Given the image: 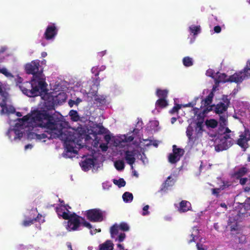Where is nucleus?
Listing matches in <instances>:
<instances>
[{
    "label": "nucleus",
    "mask_w": 250,
    "mask_h": 250,
    "mask_svg": "<svg viewBox=\"0 0 250 250\" xmlns=\"http://www.w3.org/2000/svg\"><path fill=\"white\" fill-rule=\"evenodd\" d=\"M38 213L37 209H33L30 211H27L24 215V219L22 223V225L24 227H28L34 222V217Z\"/></svg>",
    "instance_id": "nucleus-17"
},
{
    "label": "nucleus",
    "mask_w": 250,
    "mask_h": 250,
    "mask_svg": "<svg viewBox=\"0 0 250 250\" xmlns=\"http://www.w3.org/2000/svg\"><path fill=\"white\" fill-rule=\"evenodd\" d=\"M183 63L186 67H189L193 64V60L189 57H186L183 59Z\"/></svg>",
    "instance_id": "nucleus-30"
},
{
    "label": "nucleus",
    "mask_w": 250,
    "mask_h": 250,
    "mask_svg": "<svg viewBox=\"0 0 250 250\" xmlns=\"http://www.w3.org/2000/svg\"><path fill=\"white\" fill-rule=\"evenodd\" d=\"M233 76L234 74L231 76H227L225 73H221L219 72H217L216 73V78L214 79L215 84L213 86L212 91L210 92L207 97L205 99L204 101H202V109L204 113H206L208 111L212 109V106L209 105V104L212 101V99L214 96L213 93L216 91V89L217 87V83L226 82H234L237 83H240L239 81H236V79H234L233 78Z\"/></svg>",
    "instance_id": "nucleus-6"
},
{
    "label": "nucleus",
    "mask_w": 250,
    "mask_h": 250,
    "mask_svg": "<svg viewBox=\"0 0 250 250\" xmlns=\"http://www.w3.org/2000/svg\"><path fill=\"white\" fill-rule=\"evenodd\" d=\"M141 159L144 164H147L148 163L147 159L145 157V156H141Z\"/></svg>",
    "instance_id": "nucleus-49"
},
{
    "label": "nucleus",
    "mask_w": 250,
    "mask_h": 250,
    "mask_svg": "<svg viewBox=\"0 0 250 250\" xmlns=\"http://www.w3.org/2000/svg\"><path fill=\"white\" fill-rule=\"evenodd\" d=\"M117 247L120 249H123V247L121 244H118Z\"/></svg>",
    "instance_id": "nucleus-62"
},
{
    "label": "nucleus",
    "mask_w": 250,
    "mask_h": 250,
    "mask_svg": "<svg viewBox=\"0 0 250 250\" xmlns=\"http://www.w3.org/2000/svg\"><path fill=\"white\" fill-rule=\"evenodd\" d=\"M7 47L5 46H3L1 47V49L0 50V53H2L4 52L5 50H6Z\"/></svg>",
    "instance_id": "nucleus-54"
},
{
    "label": "nucleus",
    "mask_w": 250,
    "mask_h": 250,
    "mask_svg": "<svg viewBox=\"0 0 250 250\" xmlns=\"http://www.w3.org/2000/svg\"><path fill=\"white\" fill-rule=\"evenodd\" d=\"M146 140H144L143 144L144 145V146H151V143H149V142H145ZM142 143H143V142H142Z\"/></svg>",
    "instance_id": "nucleus-55"
},
{
    "label": "nucleus",
    "mask_w": 250,
    "mask_h": 250,
    "mask_svg": "<svg viewBox=\"0 0 250 250\" xmlns=\"http://www.w3.org/2000/svg\"><path fill=\"white\" fill-rule=\"evenodd\" d=\"M214 229H216V230H218V229H219V226H218V224H214Z\"/></svg>",
    "instance_id": "nucleus-58"
},
{
    "label": "nucleus",
    "mask_w": 250,
    "mask_h": 250,
    "mask_svg": "<svg viewBox=\"0 0 250 250\" xmlns=\"http://www.w3.org/2000/svg\"><path fill=\"white\" fill-rule=\"evenodd\" d=\"M189 31L190 34H192L193 35L196 36L200 32V26L192 25L189 27Z\"/></svg>",
    "instance_id": "nucleus-28"
},
{
    "label": "nucleus",
    "mask_w": 250,
    "mask_h": 250,
    "mask_svg": "<svg viewBox=\"0 0 250 250\" xmlns=\"http://www.w3.org/2000/svg\"><path fill=\"white\" fill-rule=\"evenodd\" d=\"M98 67V71L100 72V71H103L106 68V67L105 65H102L100 66H97Z\"/></svg>",
    "instance_id": "nucleus-48"
},
{
    "label": "nucleus",
    "mask_w": 250,
    "mask_h": 250,
    "mask_svg": "<svg viewBox=\"0 0 250 250\" xmlns=\"http://www.w3.org/2000/svg\"><path fill=\"white\" fill-rule=\"evenodd\" d=\"M168 90L167 89H157L156 90V95L159 99H167Z\"/></svg>",
    "instance_id": "nucleus-27"
},
{
    "label": "nucleus",
    "mask_w": 250,
    "mask_h": 250,
    "mask_svg": "<svg viewBox=\"0 0 250 250\" xmlns=\"http://www.w3.org/2000/svg\"><path fill=\"white\" fill-rule=\"evenodd\" d=\"M168 105V101L167 99H159L155 103L156 108H165Z\"/></svg>",
    "instance_id": "nucleus-25"
},
{
    "label": "nucleus",
    "mask_w": 250,
    "mask_h": 250,
    "mask_svg": "<svg viewBox=\"0 0 250 250\" xmlns=\"http://www.w3.org/2000/svg\"><path fill=\"white\" fill-rule=\"evenodd\" d=\"M34 221H38L39 223H43L44 222V218L41 215L38 214L37 218L34 217Z\"/></svg>",
    "instance_id": "nucleus-41"
},
{
    "label": "nucleus",
    "mask_w": 250,
    "mask_h": 250,
    "mask_svg": "<svg viewBox=\"0 0 250 250\" xmlns=\"http://www.w3.org/2000/svg\"><path fill=\"white\" fill-rule=\"evenodd\" d=\"M58 28L54 23H50L47 26L43 34V38L47 41H53L58 34Z\"/></svg>",
    "instance_id": "nucleus-15"
},
{
    "label": "nucleus",
    "mask_w": 250,
    "mask_h": 250,
    "mask_svg": "<svg viewBox=\"0 0 250 250\" xmlns=\"http://www.w3.org/2000/svg\"><path fill=\"white\" fill-rule=\"evenodd\" d=\"M114 166L117 170H123L125 168V163L123 160H119L114 162Z\"/></svg>",
    "instance_id": "nucleus-31"
},
{
    "label": "nucleus",
    "mask_w": 250,
    "mask_h": 250,
    "mask_svg": "<svg viewBox=\"0 0 250 250\" xmlns=\"http://www.w3.org/2000/svg\"><path fill=\"white\" fill-rule=\"evenodd\" d=\"M247 171V170L246 168H240L235 172L233 176L236 179H240V183L242 185H245L244 188L245 191H249L250 190V178H241V177L244 176Z\"/></svg>",
    "instance_id": "nucleus-13"
},
{
    "label": "nucleus",
    "mask_w": 250,
    "mask_h": 250,
    "mask_svg": "<svg viewBox=\"0 0 250 250\" xmlns=\"http://www.w3.org/2000/svg\"><path fill=\"white\" fill-rule=\"evenodd\" d=\"M234 106L237 108L238 111L242 110V112L244 111L247 108H248L249 105L247 103L236 101L234 103Z\"/></svg>",
    "instance_id": "nucleus-23"
},
{
    "label": "nucleus",
    "mask_w": 250,
    "mask_h": 250,
    "mask_svg": "<svg viewBox=\"0 0 250 250\" xmlns=\"http://www.w3.org/2000/svg\"><path fill=\"white\" fill-rule=\"evenodd\" d=\"M93 249V247L92 246H89L88 247V250H92Z\"/></svg>",
    "instance_id": "nucleus-63"
},
{
    "label": "nucleus",
    "mask_w": 250,
    "mask_h": 250,
    "mask_svg": "<svg viewBox=\"0 0 250 250\" xmlns=\"http://www.w3.org/2000/svg\"><path fill=\"white\" fill-rule=\"evenodd\" d=\"M145 142H149V143H151V146H153L155 147L158 146V142L156 140H146Z\"/></svg>",
    "instance_id": "nucleus-43"
},
{
    "label": "nucleus",
    "mask_w": 250,
    "mask_h": 250,
    "mask_svg": "<svg viewBox=\"0 0 250 250\" xmlns=\"http://www.w3.org/2000/svg\"><path fill=\"white\" fill-rule=\"evenodd\" d=\"M110 186L108 185L107 183H104L103 184V187L104 189H108Z\"/></svg>",
    "instance_id": "nucleus-52"
},
{
    "label": "nucleus",
    "mask_w": 250,
    "mask_h": 250,
    "mask_svg": "<svg viewBox=\"0 0 250 250\" xmlns=\"http://www.w3.org/2000/svg\"><path fill=\"white\" fill-rule=\"evenodd\" d=\"M41 43L42 46H45L46 45V43H45L44 41L42 40L41 41Z\"/></svg>",
    "instance_id": "nucleus-59"
},
{
    "label": "nucleus",
    "mask_w": 250,
    "mask_h": 250,
    "mask_svg": "<svg viewBox=\"0 0 250 250\" xmlns=\"http://www.w3.org/2000/svg\"><path fill=\"white\" fill-rule=\"evenodd\" d=\"M149 208V207L148 205H146L143 207L141 213L143 216H146L149 214V211H148Z\"/></svg>",
    "instance_id": "nucleus-40"
},
{
    "label": "nucleus",
    "mask_w": 250,
    "mask_h": 250,
    "mask_svg": "<svg viewBox=\"0 0 250 250\" xmlns=\"http://www.w3.org/2000/svg\"><path fill=\"white\" fill-rule=\"evenodd\" d=\"M227 125V117L225 115L220 116V127L219 133L215 135L209 134L210 137L212 138L210 140L214 142L213 145L214 146L215 150L217 151L227 149L232 145L231 139L228 134H226L227 132H230V130L226 126Z\"/></svg>",
    "instance_id": "nucleus-5"
},
{
    "label": "nucleus",
    "mask_w": 250,
    "mask_h": 250,
    "mask_svg": "<svg viewBox=\"0 0 250 250\" xmlns=\"http://www.w3.org/2000/svg\"><path fill=\"white\" fill-rule=\"evenodd\" d=\"M176 121V118L175 117H173L171 119V123L173 124Z\"/></svg>",
    "instance_id": "nucleus-57"
},
{
    "label": "nucleus",
    "mask_w": 250,
    "mask_h": 250,
    "mask_svg": "<svg viewBox=\"0 0 250 250\" xmlns=\"http://www.w3.org/2000/svg\"><path fill=\"white\" fill-rule=\"evenodd\" d=\"M175 179L174 175H170L168 176L165 182V187H168L173 186L175 183Z\"/></svg>",
    "instance_id": "nucleus-33"
},
{
    "label": "nucleus",
    "mask_w": 250,
    "mask_h": 250,
    "mask_svg": "<svg viewBox=\"0 0 250 250\" xmlns=\"http://www.w3.org/2000/svg\"><path fill=\"white\" fill-rule=\"evenodd\" d=\"M216 73L214 71L211 69H208L207 71H206V75L208 76H209V77H212V78H213L214 79H215V78H216Z\"/></svg>",
    "instance_id": "nucleus-39"
},
{
    "label": "nucleus",
    "mask_w": 250,
    "mask_h": 250,
    "mask_svg": "<svg viewBox=\"0 0 250 250\" xmlns=\"http://www.w3.org/2000/svg\"><path fill=\"white\" fill-rule=\"evenodd\" d=\"M119 228L118 225H115L113 226L110 229V234L111 237L113 238H115L116 236L118 234Z\"/></svg>",
    "instance_id": "nucleus-34"
},
{
    "label": "nucleus",
    "mask_w": 250,
    "mask_h": 250,
    "mask_svg": "<svg viewBox=\"0 0 250 250\" xmlns=\"http://www.w3.org/2000/svg\"><path fill=\"white\" fill-rule=\"evenodd\" d=\"M184 152L183 149L176 148L175 146H173V153H171L168 157L169 162L172 164L176 163L184 154Z\"/></svg>",
    "instance_id": "nucleus-18"
},
{
    "label": "nucleus",
    "mask_w": 250,
    "mask_h": 250,
    "mask_svg": "<svg viewBox=\"0 0 250 250\" xmlns=\"http://www.w3.org/2000/svg\"><path fill=\"white\" fill-rule=\"evenodd\" d=\"M40 61L36 60L27 63L25 65V70L27 73L33 75L30 82H23V79L19 75L15 78L16 84L24 95L33 97L41 96L43 101L42 103L44 108L50 110L53 108L58 98L65 97L64 93L56 92H47V84L45 81L44 76L39 71Z\"/></svg>",
    "instance_id": "nucleus-2"
},
{
    "label": "nucleus",
    "mask_w": 250,
    "mask_h": 250,
    "mask_svg": "<svg viewBox=\"0 0 250 250\" xmlns=\"http://www.w3.org/2000/svg\"><path fill=\"white\" fill-rule=\"evenodd\" d=\"M159 125V123L158 121H151L149 123L148 125V127H149L150 129L152 131H153L154 132L157 131L160 129Z\"/></svg>",
    "instance_id": "nucleus-26"
},
{
    "label": "nucleus",
    "mask_w": 250,
    "mask_h": 250,
    "mask_svg": "<svg viewBox=\"0 0 250 250\" xmlns=\"http://www.w3.org/2000/svg\"><path fill=\"white\" fill-rule=\"evenodd\" d=\"M223 185L220 186L219 188H215L212 189V194L218 196L219 193L220 192L221 190L224 189L226 187L228 186L227 184H225L224 182H222Z\"/></svg>",
    "instance_id": "nucleus-32"
},
{
    "label": "nucleus",
    "mask_w": 250,
    "mask_h": 250,
    "mask_svg": "<svg viewBox=\"0 0 250 250\" xmlns=\"http://www.w3.org/2000/svg\"><path fill=\"white\" fill-rule=\"evenodd\" d=\"M47 55V54L46 52H42L41 54V56L43 58L46 57Z\"/></svg>",
    "instance_id": "nucleus-56"
},
{
    "label": "nucleus",
    "mask_w": 250,
    "mask_h": 250,
    "mask_svg": "<svg viewBox=\"0 0 250 250\" xmlns=\"http://www.w3.org/2000/svg\"><path fill=\"white\" fill-rule=\"evenodd\" d=\"M67 245L68 248L70 249V250H72L71 244L70 243H68Z\"/></svg>",
    "instance_id": "nucleus-61"
},
{
    "label": "nucleus",
    "mask_w": 250,
    "mask_h": 250,
    "mask_svg": "<svg viewBox=\"0 0 250 250\" xmlns=\"http://www.w3.org/2000/svg\"><path fill=\"white\" fill-rule=\"evenodd\" d=\"M104 139H105V141L107 142V143L108 144V143L111 139V137L109 135H106L104 136Z\"/></svg>",
    "instance_id": "nucleus-51"
},
{
    "label": "nucleus",
    "mask_w": 250,
    "mask_h": 250,
    "mask_svg": "<svg viewBox=\"0 0 250 250\" xmlns=\"http://www.w3.org/2000/svg\"><path fill=\"white\" fill-rule=\"evenodd\" d=\"M59 207L56 208V212L59 217H62L64 219L67 220L64 223L65 228L68 231H74L77 230L80 227L83 226L90 229V233L92 235L97 232H100V229H94L91 224L85 221L84 219L72 213L69 210L70 207L65 205L63 201H60Z\"/></svg>",
    "instance_id": "nucleus-3"
},
{
    "label": "nucleus",
    "mask_w": 250,
    "mask_h": 250,
    "mask_svg": "<svg viewBox=\"0 0 250 250\" xmlns=\"http://www.w3.org/2000/svg\"><path fill=\"white\" fill-rule=\"evenodd\" d=\"M204 124L206 125L208 129H210L216 127L218 125V122L213 119H207Z\"/></svg>",
    "instance_id": "nucleus-24"
},
{
    "label": "nucleus",
    "mask_w": 250,
    "mask_h": 250,
    "mask_svg": "<svg viewBox=\"0 0 250 250\" xmlns=\"http://www.w3.org/2000/svg\"><path fill=\"white\" fill-rule=\"evenodd\" d=\"M223 103H220L217 104L215 106L214 105H211L210 103L209 105L212 106V109L208 111L207 113H204L202 111V104L201 105L200 108L196 107L193 109L192 110L193 112L195 114V115H197L198 116L202 117H204L206 114H207L208 112L213 110V107L214 108V110L215 113L217 114L222 113L226 111L228 107V106L229 104V100L227 96H223L222 98ZM204 100H202L201 98L200 97V100L197 101V102H200L201 104L202 103V101H204ZM212 103V102H211Z\"/></svg>",
    "instance_id": "nucleus-8"
},
{
    "label": "nucleus",
    "mask_w": 250,
    "mask_h": 250,
    "mask_svg": "<svg viewBox=\"0 0 250 250\" xmlns=\"http://www.w3.org/2000/svg\"><path fill=\"white\" fill-rule=\"evenodd\" d=\"M233 78L237 79L240 83L246 79L250 78V59L248 60L244 68L240 71L234 74Z\"/></svg>",
    "instance_id": "nucleus-16"
},
{
    "label": "nucleus",
    "mask_w": 250,
    "mask_h": 250,
    "mask_svg": "<svg viewBox=\"0 0 250 250\" xmlns=\"http://www.w3.org/2000/svg\"><path fill=\"white\" fill-rule=\"evenodd\" d=\"M196 246H197L198 250H207V247H206L202 244L197 243Z\"/></svg>",
    "instance_id": "nucleus-45"
},
{
    "label": "nucleus",
    "mask_w": 250,
    "mask_h": 250,
    "mask_svg": "<svg viewBox=\"0 0 250 250\" xmlns=\"http://www.w3.org/2000/svg\"><path fill=\"white\" fill-rule=\"evenodd\" d=\"M32 148H33V145H32L31 144H28L24 146V149L25 150H28V149H31Z\"/></svg>",
    "instance_id": "nucleus-50"
},
{
    "label": "nucleus",
    "mask_w": 250,
    "mask_h": 250,
    "mask_svg": "<svg viewBox=\"0 0 250 250\" xmlns=\"http://www.w3.org/2000/svg\"><path fill=\"white\" fill-rule=\"evenodd\" d=\"M101 148L103 151H105L107 150L108 146H107V143L106 144H101L100 146Z\"/></svg>",
    "instance_id": "nucleus-46"
},
{
    "label": "nucleus",
    "mask_w": 250,
    "mask_h": 250,
    "mask_svg": "<svg viewBox=\"0 0 250 250\" xmlns=\"http://www.w3.org/2000/svg\"><path fill=\"white\" fill-rule=\"evenodd\" d=\"M200 230L198 229V228L197 227H195L193 228L191 233L190 235L191 239L189 240V242L191 243L192 242H195L200 237Z\"/></svg>",
    "instance_id": "nucleus-22"
},
{
    "label": "nucleus",
    "mask_w": 250,
    "mask_h": 250,
    "mask_svg": "<svg viewBox=\"0 0 250 250\" xmlns=\"http://www.w3.org/2000/svg\"><path fill=\"white\" fill-rule=\"evenodd\" d=\"M241 215L245 216H250V197L248 198L244 204H241L240 210L237 215L234 218V222L231 221L232 218L229 219V226L230 227L231 232L238 229V225L237 220Z\"/></svg>",
    "instance_id": "nucleus-10"
},
{
    "label": "nucleus",
    "mask_w": 250,
    "mask_h": 250,
    "mask_svg": "<svg viewBox=\"0 0 250 250\" xmlns=\"http://www.w3.org/2000/svg\"><path fill=\"white\" fill-rule=\"evenodd\" d=\"M101 160V156L100 153L94 152L93 155H90L80 163L82 169L84 171H88L94 166L98 165Z\"/></svg>",
    "instance_id": "nucleus-11"
},
{
    "label": "nucleus",
    "mask_w": 250,
    "mask_h": 250,
    "mask_svg": "<svg viewBox=\"0 0 250 250\" xmlns=\"http://www.w3.org/2000/svg\"><path fill=\"white\" fill-rule=\"evenodd\" d=\"M16 116L17 117H21L22 116V114H21V113L18 112L16 113Z\"/></svg>",
    "instance_id": "nucleus-60"
},
{
    "label": "nucleus",
    "mask_w": 250,
    "mask_h": 250,
    "mask_svg": "<svg viewBox=\"0 0 250 250\" xmlns=\"http://www.w3.org/2000/svg\"><path fill=\"white\" fill-rule=\"evenodd\" d=\"M244 127V131L240 133L237 140V144L243 150H245L249 147L248 141L250 140V129L248 127Z\"/></svg>",
    "instance_id": "nucleus-14"
},
{
    "label": "nucleus",
    "mask_w": 250,
    "mask_h": 250,
    "mask_svg": "<svg viewBox=\"0 0 250 250\" xmlns=\"http://www.w3.org/2000/svg\"><path fill=\"white\" fill-rule=\"evenodd\" d=\"M118 227L120 229L124 230V231H128L129 230V227L127 224L125 223H122L119 225H118Z\"/></svg>",
    "instance_id": "nucleus-38"
},
{
    "label": "nucleus",
    "mask_w": 250,
    "mask_h": 250,
    "mask_svg": "<svg viewBox=\"0 0 250 250\" xmlns=\"http://www.w3.org/2000/svg\"><path fill=\"white\" fill-rule=\"evenodd\" d=\"M134 137L129 134L116 136L112 139L114 150L121 156L125 155V160L127 163L133 168V164L135 162L134 152L132 150L130 145Z\"/></svg>",
    "instance_id": "nucleus-4"
},
{
    "label": "nucleus",
    "mask_w": 250,
    "mask_h": 250,
    "mask_svg": "<svg viewBox=\"0 0 250 250\" xmlns=\"http://www.w3.org/2000/svg\"><path fill=\"white\" fill-rule=\"evenodd\" d=\"M204 124L203 120L190 124L187 127L186 135L188 138V145L192 147L202 135Z\"/></svg>",
    "instance_id": "nucleus-7"
},
{
    "label": "nucleus",
    "mask_w": 250,
    "mask_h": 250,
    "mask_svg": "<svg viewBox=\"0 0 250 250\" xmlns=\"http://www.w3.org/2000/svg\"><path fill=\"white\" fill-rule=\"evenodd\" d=\"M105 54H106V51L104 50V51H103L99 52L98 53V55L99 57H102V56H104Z\"/></svg>",
    "instance_id": "nucleus-53"
},
{
    "label": "nucleus",
    "mask_w": 250,
    "mask_h": 250,
    "mask_svg": "<svg viewBox=\"0 0 250 250\" xmlns=\"http://www.w3.org/2000/svg\"><path fill=\"white\" fill-rule=\"evenodd\" d=\"M113 182L114 184L117 185L119 188L123 187L125 185V182L123 178L114 179Z\"/></svg>",
    "instance_id": "nucleus-36"
},
{
    "label": "nucleus",
    "mask_w": 250,
    "mask_h": 250,
    "mask_svg": "<svg viewBox=\"0 0 250 250\" xmlns=\"http://www.w3.org/2000/svg\"><path fill=\"white\" fill-rule=\"evenodd\" d=\"M87 85L88 84L86 83H82V88L80 89L81 92L84 95H87L88 97H91V95H93L96 104H99V105L105 104L107 102L106 96L96 94L97 90V85H94L92 87H90V86L87 87Z\"/></svg>",
    "instance_id": "nucleus-9"
},
{
    "label": "nucleus",
    "mask_w": 250,
    "mask_h": 250,
    "mask_svg": "<svg viewBox=\"0 0 250 250\" xmlns=\"http://www.w3.org/2000/svg\"><path fill=\"white\" fill-rule=\"evenodd\" d=\"M106 212L100 209H92L86 211V215L91 221L100 222L104 220L106 216Z\"/></svg>",
    "instance_id": "nucleus-12"
},
{
    "label": "nucleus",
    "mask_w": 250,
    "mask_h": 250,
    "mask_svg": "<svg viewBox=\"0 0 250 250\" xmlns=\"http://www.w3.org/2000/svg\"><path fill=\"white\" fill-rule=\"evenodd\" d=\"M174 206L180 213L191 210L192 208L190 203L186 200H183L178 203L175 204Z\"/></svg>",
    "instance_id": "nucleus-19"
},
{
    "label": "nucleus",
    "mask_w": 250,
    "mask_h": 250,
    "mask_svg": "<svg viewBox=\"0 0 250 250\" xmlns=\"http://www.w3.org/2000/svg\"><path fill=\"white\" fill-rule=\"evenodd\" d=\"M200 100V97H197L194 98V100L186 104H175L174 106L172 108L171 110L169 111L170 113L171 114H174L175 113H176L178 112V111L181 109L182 107H189V106H194V105H196L197 101H199Z\"/></svg>",
    "instance_id": "nucleus-20"
},
{
    "label": "nucleus",
    "mask_w": 250,
    "mask_h": 250,
    "mask_svg": "<svg viewBox=\"0 0 250 250\" xmlns=\"http://www.w3.org/2000/svg\"><path fill=\"white\" fill-rule=\"evenodd\" d=\"M82 100L79 98H77L74 99H71L68 101V104L71 107L74 105H78L79 104L82 102Z\"/></svg>",
    "instance_id": "nucleus-35"
},
{
    "label": "nucleus",
    "mask_w": 250,
    "mask_h": 250,
    "mask_svg": "<svg viewBox=\"0 0 250 250\" xmlns=\"http://www.w3.org/2000/svg\"><path fill=\"white\" fill-rule=\"evenodd\" d=\"M123 199L125 203H130L133 200V196L131 193L125 192L123 195Z\"/></svg>",
    "instance_id": "nucleus-29"
},
{
    "label": "nucleus",
    "mask_w": 250,
    "mask_h": 250,
    "mask_svg": "<svg viewBox=\"0 0 250 250\" xmlns=\"http://www.w3.org/2000/svg\"><path fill=\"white\" fill-rule=\"evenodd\" d=\"M45 63H46V60H43V61H42V64H45Z\"/></svg>",
    "instance_id": "nucleus-64"
},
{
    "label": "nucleus",
    "mask_w": 250,
    "mask_h": 250,
    "mask_svg": "<svg viewBox=\"0 0 250 250\" xmlns=\"http://www.w3.org/2000/svg\"><path fill=\"white\" fill-rule=\"evenodd\" d=\"M91 72L93 74H94L96 76H98L99 73L98 71V67L97 66L93 67L91 69Z\"/></svg>",
    "instance_id": "nucleus-44"
},
{
    "label": "nucleus",
    "mask_w": 250,
    "mask_h": 250,
    "mask_svg": "<svg viewBox=\"0 0 250 250\" xmlns=\"http://www.w3.org/2000/svg\"><path fill=\"white\" fill-rule=\"evenodd\" d=\"M125 235L124 233H121L119 234L118 238H116V240H118L119 242H121L124 241L125 238Z\"/></svg>",
    "instance_id": "nucleus-42"
},
{
    "label": "nucleus",
    "mask_w": 250,
    "mask_h": 250,
    "mask_svg": "<svg viewBox=\"0 0 250 250\" xmlns=\"http://www.w3.org/2000/svg\"><path fill=\"white\" fill-rule=\"evenodd\" d=\"M221 31V28L220 26H216L214 27V32L219 33Z\"/></svg>",
    "instance_id": "nucleus-47"
},
{
    "label": "nucleus",
    "mask_w": 250,
    "mask_h": 250,
    "mask_svg": "<svg viewBox=\"0 0 250 250\" xmlns=\"http://www.w3.org/2000/svg\"><path fill=\"white\" fill-rule=\"evenodd\" d=\"M114 245L110 240H107L99 246L98 250H113Z\"/></svg>",
    "instance_id": "nucleus-21"
},
{
    "label": "nucleus",
    "mask_w": 250,
    "mask_h": 250,
    "mask_svg": "<svg viewBox=\"0 0 250 250\" xmlns=\"http://www.w3.org/2000/svg\"><path fill=\"white\" fill-rule=\"evenodd\" d=\"M69 115L71 117V119L74 121H77L79 119L78 114L76 110H70Z\"/></svg>",
    "instance_id": "nucleus-37"
},
{
    "label": "nucleus",
    "mask_w": 250,
    "mask_h": 250,
    "mask_svg": "<svg viewBox=\"0 0 250 250\" xmlns=\"http://www.w3.org/2000/svg\"><path fill=\"white\" fill-rule=\"evenodd\" d=\"M9 123L6 136L11 142L19 141L24 135L29 139L43 142L59 138L64 143L62 155L65 158L75 157L80 148H89V144L97 148L99 143L97 134L92 130L82 126L76 129L68 127L67 122L55 118L45 110L31 111L14 122L10 120Z\"/></svg>",
    "instance_id": "nucleus-1"
}]
</instances>
